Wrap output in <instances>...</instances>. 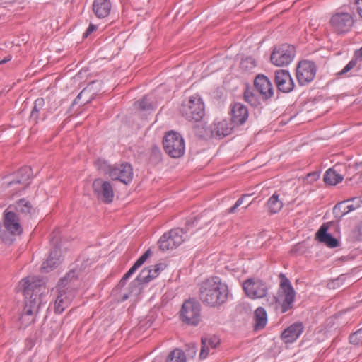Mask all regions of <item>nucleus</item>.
<instances>
[{
  "label": "nucleus",
  "instance_id": "19",
  "mask_svg": "<svg viewBox=\"0 0 362 362\" xmlns=\"http://www.w3.org/2000/svg\"><path fill=\"white\" fill-rule=\"evenodd\" d=\"M303 330L304 326L302 322H295L285 329L281 337L285 343H293L300 336Z\"/></svg>",
  "mask_w": 362,
  "mask_h": 362
},
{
  "label": "nucleus",
  "instance_id": "42",
  "mask_svg": "<svg viewBox=\"0 0 362 362\" xmlns=\"http://www.w3.org/2000/svg\"><path fill=\"white\" fill-rule=\"evenodd\" d=\"M197 351V347L194 344H190L187 349V355L191 357H194Z\"/></svg>",
  "mask_w": 362,
  "mask_h": 362
},
{
  "label": "nucleus",
  "instance_id": "50",
  "mask_svg": "<svg viewBox=\"0 0 362 362\" xmlns=\"http://www.w3.org/2000/svg\"><path fill=\"white\" fill-rule=\"evenodd\" d=\"M355 169L358 173H362V161L355 165Z\"/></svg>",
  "mask_w": 362,
  "mask_h": 362
},
{
  "label": "nucleus",
  "instance_id": "26",
  "mask_svg": "<svg viewBox=\"0 0 362 362\" xmlns=\"http://www.w3.org/2000/svg\"><path fill=\"white\" fill-rule=\"evenodd\" d=\"M339 167V165H335L333 168H329L325 172L323 179L326 184L336 185L343 180V176L337 172Z\"/></svg>",
  "mask_w": 362,
  "mask_h": 362
},
{
  "label": "nucleus",
  "instance_id": "49",
  "mask_svg": "<svg viewBox=\"0 0 362 362\" xmlns=\"http://www.w3.org/2000/svg\"><path fill=\"white\" fill-rule=\"evenodd\" d=\"M355 56L356 59H358L360 61H362V47L356 52Z\"/></svg>",
  "mask_w": 362,
  "mask_h": 362
},
{
  "label": "nucleus",
  "instance_id": "44",
  "mask_svg": "<svg viewBox=\"0 0 362 362\" xmlns=\"http://www.w3.org/2000/svg\"><path fill=\"white\" fill-rule=\"evenodd\" d=\"M97 26L90 23L88 27L87 30L83 34L84 37H87L90 34H91L93 31L96 30Z\"/></svg>",
  "mask_w": 362,
  "mask_h": 362
},
{
  "label": "nucleus",
  "instance_id": "23",
  "mask_svg": "<svg viewBox=\"0 0 362 362\" xmlns=\"http://www.w3.org/2000/svg\"><path fill=\"white\" fill-rule=\"evenodd\" d=\"M111 2L110 0H94L93 11L98 18L107 17L111 10Z\"/></svg>",
  "mask_w": 362,
  "mask_h": 362
},
{
  "label": "nucleus",
  "instance_id": "24",
  "mask_svg": "<svg viewBox=\"0 0 362 362\" xmlns=\"http://www.w3.org/2000/svg\"><path fill=\"white\" fill-rule=\"evenodd\" d=\"M361 200L358 198H353L351 200H347L339 204H337L334 207V213L337 211L341 212V216H344L349 212L358 209L361 206Z\"/></svg>",
  "mask_w": 362,
  "mask_h": 362
},
{
  "label": "nucleus",
  "instance_id": "47",
  "mask_svg": "<svg viewBox=\"0 0 362 362\" xmlns=\"http://www.w3.org/2000/svg\"><path fill=\"white\" fill-rule=\"evenodd\" d=\"M357 231H358L359 239L362 240V221L358 224Z\"/></svg>",
  "mask_w": 362,
  "mask_h": 362
},
{
  "label": "nucleus",
  "instance_id": "17",
  "mask_svg": "<svg viewBox=\"0 0 362 362\" xmlns=\"http://www.w3.org/2000/svg\"><path fill=\"white\" fill-rule=\"evenodd\" d=\"M274 81L278 90L283 93H289L294 88L293 81L286 70L276 71Z\"/></svg>",
  "mask_w": 362,
  "mask_h": 362
},
{
  "label": "nucleus",
  "instance_id": "14",
  "mask_svg": "<svg viewBox=\"0 0 362 362\" xmlns=\"http://www.w3.org/2000/svg\"><path fill=\"white\" fill-rule=\"evenodd\" d=\"M317 67L314 62L304 60L300 62L296 69V78L300 85L311 82L316 74Z\"/></svg>",
  "mask_w": 362,
  "mask_h": 362
},
{
  "label": "nucleus",
  "instance_id": "57",
  "mask_svg": "<svg viewBox=\"0 0 362 362\" xmlns=\"http://www.w3.org/2000/svg\"><path fill=\"white\" fill-rule=\"evenodd\" d=\"M313 176H318V175H317V174H315V173H313Z\"/></svg>",
  "mask_w": 362,
  "mask_h": 362
},
{
  "label": "nucleus",
  "instance_id": "46",
  "mask_svg": "<svg viewBox=\"0 0 362 362\" xmlns=\"http://www.w3.org/2000/svg\"><path fill=\"white\" fill-rule=\"evenodd\" d=\"M355 4L357 6V12L362 18V0H356Z\"/></svg>",
  "mask_w": 362,
  "mask_h": 362
},
{
  "label": "nucleus",
  "instance_id": "56",
  "mask_svg": "<svg viewBox=\"0 0 362 362\" xmlns=\"http://www.w3.org/2000/svg\"><path fill=\"white\" fill-rule=\"evenodd\" d=\"M281 276H283V278H282L281 281H282L284 278H286V277L284 276V274H281Z\"/></svg>",
  "mask_w": 362,
  "mask_h": 362
},
{
  "label": "nucleus",
  "instance_id": "18",
  "mask_svg": "<svg viewBox=\"0 0 362 362\" xmlns=\"http://www.w3.org/2000/svg\"><path fill=\"white\" fill-rule=\"evenodd\" d=\"M51 243L54 247L51 250L47 260L41 266V270L44 272H49L58 266L60 262L61 250L58 247V240L55 237L52 238Z\"/></svg>",
  "mask_w": 362,
  "mask_h": 362
},
{
  "label": "nucleus",
  "instance_id": "4",
  "mask_svg": "<svg viewBox=\"0 0 362 362\" xmlns=\"http://www.w3.org/2000/svg\"><path fill=\"white\" fill-rule=\"evenodd\" d=\"M180 112L186 119L198 122L204 115V104L199 96H192L182 103Z\"/></svg>",
  "mask_w": 362,
  "mask_h": 362
},
{
  "label": "nucleus",
  "instance_id": "15",
  "mask_svg": "<svg viewBox=\"0 0 362 362\" xmlns=\"http://www.w3.org/2000/svg\"><path fill=\"white\" fill-rule=\"evenodd\" d=\"M13 206L10 205L4 214V226L6 230L12 235H20L23 229L19 222L18 214L9 211Z\"/></svg>",
  "mask_w": 362,
  "mask_h": 362
},
{
  "label": "nucleus",
  "instance_id": "52",
  "mask_svg": "<svg viewBox=\"0 0 362 362\" xmlns=\"http://www.w3.org/2000/svg\"><path fill=\"white\" fill-rule=\"evenodd\" d=\"M151 255V251L150 249H148V250H146L143 255L142 256L144 257V258L146 259V260L148 259V257Z\"/></svg>",
  "mask_w": 362,
  "mask_h": 362
},
{
  "label": "nucleus",
  "instance_id": "38",
  "mask_svg": "<svg viewBox=\"0 0 362 362\" xmlns=\"http://www.w3.org/2000/svg\"><path fill=\"white\" fill-rule=\"evenodd\" d=\"M139 106L141 110H148L153 107L151 103L148 101L147 96H144L141 100L139 102Z\"/></svg>",
  "mask_w": 362,
  "mask_h": 362
},
{
  "label": "nucleus",
  "instance_id": "55",
  "mask_svg": "<svg viewBox=\"0 0 362 362\" xmlns=\"http://www.w3.org/2000/svg\"><path fill=\"white\" fill-rule=\"evenodd\" d=\"M7 61H10V59H6V60H4V61L1 62V63H4V62H7Z\"/></svg>",
  "mask_w": 362,
  "mask_h": 362
},
{
  "label": "nucleus",
  "instance_id": "33",
  "mask_svg": "<svg viewBox=\"0 0 362 362\" xmlns=\"http://www.w3.org/2000/svg\"><path fill=\"white\" fill-rule=\"evenodd\" d=\"M201 344H205L211 349H216L220 344V339L216 335L207 334L202 337Z\"/></svg>",
  "mask_w": 362,
  "mask_h": 362
},
{
  "label": "nucleus",
  "instance_id": "16",
  "mask_svg": "<svg viewBox=\"0 0 362 362\" xmlns=\"http://www.w3.org/2000/svg\"><path fill=\"white\" fill-rule=\"evenodd\" d=\"M255 89L264 100L271 98L274 95V88L270 80L265 76L259 74L254 81Z\"/></svg>",
  "mask_w": 362,
  "mask_h": 362
},
{
  "label": "nucleus",
  "instance_id": "32",
  "mask_svg": "<svg viewBox=\"0 0 362 362\" xmlns=\"http://www.w3.org/2000/svg\"><path fill=\"white\" fill-rule=\"evenodd\" d=\"M244 99L252 106L257 107L259 105H260V100L258 96L255 93H254L253 90H252L250 88H246V90H245Z\"/></svg>",
  "mask_w": 362,
  "mask_h": 362
},
{
  "label": "nucleus",
  "instance_id": "3",
  "mask_svg": "<svg viewBox=\"0 0 362 362\" xmlns=\"http://www.w3.org/2000/svg\"><path fill=\"white\" fill-rule=\"evenodd\" d=\"M75 272H69L58 284V293L54 303V310L57 314H61L69 307L75 296V291L72 288L75 286Z\"/></svg>",
  "mask_w": 362,
  "mask_h": 362
},
{
  "label": "nucleus",
  "instance_id": "12",
  "mask_svg": "<svg viewBox=\"0 0 362 362\" xmlns=\"http://www.w3.org/2000/svg\"><path fill=\"white\" fill-rule=\"evenodd\" d=\"M329 24L334 33L344 35L351 30L354 19L349 13H336L331 17Z\"/></svg>",
  "mask_w": 362,
  "mask_h": 362
},
{
  "label": "nucleus",
  "instance_id": "43",
  "mask_svg": "<svg viewBox=\"0 0 362 362\" xmlns=\"http://www.w3.org/2000/svg\"><path fill=\"white\" fill-rule=\"evenodd\" d=\"M140 267L134 263L129 270L124 274V279H129Z\"/></svg>",
  "mask_w": 362,
  "mask_h": 362
},
{
  "label": "nucleus",
  "instance_id": "1",
  "mask_svg": "<svg viewBox=\"0 0 362 362\" xmlns=\"http://www.w3.org/2000/svg\"><path fill=\"white\" fill-rule=\"evenodd\" d=\"M25 296V306L20 320L23 322L30 317L28 323L33 321V315L37 314L45 298V286L43 279L38 277L23 279L19 284Z\"/></svg>",
  "mask_w": 362,
  "mask_h": 362
},
{
  "label": "nucleus",
  "instance_id": "34",
  "mask_svg": "<svg viewBox=\"0 0 362 362\" xmlns=\"http://www.w3.org/2000/svg\"><path fill=\"white\" fill-rule=\"evenodd\" d=\"M151 267H146L141 270L136 280L132 284L148 283L151 281L150 278Z\"/></svg>",
  "mask_w": 362,
  "mask_h": 362
},
{
  "label": "nucleus",
  "instance_id": "7",
  "mask_svg": "<svg viewBox=\"0 0 362 362\" xmlns=\"http://www.w3.org/2000/svg\"><path fill=\"white\" fill-rule=\"evenodd\" d=\"M295 296L296 292L289 280L287 278H284L281 281L278 297H274L276 303L280 305L282 313L287 312L293 308Z\"/></svg>",
  "mask_w": 362,
  "mask_h": 362
},
{
  "label": "nucleus",
  "instance_id": "29",
  "mask_svg": "<svg viewBox=\"0 0 362 362\" xmlns=\"http://www.w3.org/2000/svg\"><path fill=\"white\" fill-rule=\"evenodd\" d=\"M45 105V100L42 98H37L33 107L30 112V119L32 120L35 124L38 122L40 118V112L43 109Z\"/></svg>",
  "mask_w": 362,
  "mask_h": 362
},
{
  "label": "nucleus",
  "instance_id": "11",
  "mask_svg": "<svg viewBox=\"0 0 362 362\" xmlns=\"http://www.w3.org/2000/svg\"><path fill=\"white\" fill-rule=\"evenodd\" d=\"M105 173L113 180H118L123 184L128 185L133 179V168L128 163H122L109 165Z\"/></svg>",
  "mask_w": 362,
  "mask_h": 362
},
{
  "label": "nucleus",
  "instance_id": "10",
  "mask_svg": "<svg viewBox=\"0 0 362 362\" xmlns=\"http://www.w3.org/2000/svg\"><path fill=\"white\" fill-rule=\"evenodd\" d=\"M296 54L295 47L289 44H282L274 48L270 56L272 63L277 66L288 65Z\"/></svg>",
  "mask_w": 362,
  "mask_h": 362
},
{
  "label": "nucleus",
  "instance_id": "20",
  "mask_svg": "<svg viewBox=\"0 0 362 362\" xmlns=\"http://www.w3.org/2000/svg\"><path fill=\"white\" fill-rule=\"evenodd\" d=\"M248 118L247 107L240 103H235L231 105V121L235 125L243 124Z\"/></svg>",
  "mask_w": 362,
  "mask_h": 362
},
{
  "label": "nucleus",
  "instance_id": "40",
  "mask_svg": "<svg viewBox=\"0 0 362 362\" xmlns=\"http://www.w3.org/2000/svg\"><path fill=\"white\" fill-rule=\"evenodd\" d=\"M210 349H211V348L209 346H208L205 344H202V347H201L200 354H199V358L205 359L207 357V356L209 355Z\"/></svg>",
  "mask_w": 362,
  "mask_h": 362
},
{
  "label": "nucleus",
  "instance_id": "9",
  "mask_svg": "<svg viewBox=\"0 0 362 362\" xmlns=\"http://www.w3.org/2000/svg\"><path fill=\"white\" fill-rule=\"evenodd\" d=\"M243 288L248 298L255 300L267 297L269 286L260 279L250 278L243 281Z\"/></svg>",
  "mask_w": 362,
  "mask_h": 362
},
{
  "label": "nucleus",
  "instance_id": "45",
  "mask_svg": "<svg viewBox=\"0 0 362 362\" xmlns=\"http://www.w3.org/2000/svg\"><path fill=\"white\" fill-rule=\"evenodd\" d=\"M203 216V214L201 215V216H196L192 218H190L189 220H187V227L189 228L191 226H196L198 220Z\"/></svg>",
  "mask_w": 362,
  "mask_h": 362
},
{
  "label": "nucleus",
  "instance_id": "13",
  "mask_svg": "<svg viewBox=\"0 0 362 362\" xmlns=\"http://www.w3.org/2000/svg\"><path fill=\"white\" fill-rule=\"evenodd\" d=\"M92 187L95 195L104 203L110 204L114 198V190L109 181H105L101 178L95 179Z\"/></svg>",
  "mask_w": 362,
  "mask_h": 362
},
{
  "label": "nucleus",
  "instance_id": "39",
  "mask_svg": "<svg viewBox=\"0 0 362 362\" xmlns=\"http://www.w3.org/2000/svg\"><path fill=\"white\" fill-rule=\"evenodd\" d=\"M356 65V59H352L344 66V68L341 71L337 73V74L343 75V74L349 72L350 70H351Z\"/></svg>",
  "mask_w": 362,
  "mask_h": 362
},
{
  "label": "nucleus",
  "instance_id": "28",
  "mask_svg": "<svg viewBox=\"0 0 362 362\" xmlns=\"http://www.w3.org/2000/svg\"><path fill=\"white\" fill-rule=\"evenodd\" d=\"M283 202L279 199V195L274 193L267 202L266 206L270 214L278 213L283 207Z\"/></svg>",
  "mask_w": 362,
  "mask_h": 362
},
{
  "label": "nucleus",
  "instance_id": "54",
  "mask_svg": "<svg viewBox=\"0 0 362 362\" xmlns=\"http://www.w3.org/2000/svg\"><path fill=\"white\" fill-rule=\"evenodd\" d=\"M128 295H124V296L122 297V299L124 300H127L128 298Z\"/></svg>",
  "mask_w": 362,
  "mask_h": 362
},
{
  "label": "nucleus",
  "instance_id": "30",
  "mask_svg": "<svg viewBox=\"0 0 362 362\" xmlns=\"http://www.w3.org/2000/svg\"><path fill=\"white\" fill-rule=\"evenodd\" d=\"M17 213L25 216H30L33 211L30 203L25 199H20L14 206Z\"/></svg>",
  "mask_w": 362,
  "mask_h": 362
},
{
  "label": "nucleus",
  "instance_id": "41",
  "mask_svg": "<svg viewBox=\"0 0 362 362\" xmlns=\"http://www.w3.org/2000/svg\"><path fill=\"white\" fill-rule=\"evenodd\" d=\"M248 197H250L249 194H244L240 198H239L236 201L235 204L231 208H230L228 211L229 213H235L236 209L243 204L244 199Z\"/></svg>",
  "mask_w": 362,
  "mask_h": 362
},
{
  "label": "nucleus",
  "instance_id": "36",
  "mask_svg": "<svg viewBox=\"0 0 362 362\" xmlns=\"http://www.w3.org/2000/svg\"><path fill=\"white\" fill-rule=\"evenodd\" d=\"M349 341L352 344L362 346V328L349 336Z\"/></svg>",
  "mask_w": 362,
  "mask_h": 362
},
{
  "label": "nucleus",
  "instance_id": "48",
  "mask_svg": "<svg viewBox=\"0 0 362 362\" xmlns=\"http://www.w3.org/2000/svg\"><path fill=\"white\" fill-rule=\"evenodd\" d=\"M146 262V259L144 256H141L136 261V264H138L139 267H141L144 262Z\"/></svg>",
  "mask_w": 362,
  "mask_h": 362
},
{
  "label": "nucleus",
  "instance_id": "8",
  "mask_svg": "<svg viewBox=\"0 0 362 362\" xmlns=\"http://www.w3.org/2000/svg\"><path fill=\"white\" fill-rule=\"evenodd\" d=\"M186 239L185 233L182 228H176L165 233L158 241L160 250H173L180 245Z\"/></svg>",
  "mask_w": 362,
  "mask_h": 362
},
{
  "label": "nucleus",
  "instance_id": "27",
  "mask_svg": "<svg viewBox=\"0 0 362 362\" xmlns=\"http://www.w3.org/2000/svg\"><path fill=\"white\" fill-rule=\"evenodd\" d=\"M254 328L255 330L263 329L266 326L267 322V314L262 307H259L255 310L254 313Z\"/></svg>",
  "mask_w": 362,
  "mask_h": 362
},
{
  "label": "nucleus",
  "instance_id": "53",
  "mask_svg": "<svg viewBox=\"0 0 362 362\" xmlns=\"http://www.w3.org/2000/svg\"><path fill=\"white\" fill-rule=\"evenodd\" d=\"M86 90V88H85V89H83V90H82V91L78 94V97H77V98H81V97L82 96V95L85 93Z\"/></svg>",
  "mask_w": 362,
  "mask_h": 362
},
{
  "label": "nucleus",
  "instance_id": "5",
  "mask_svg": "<svg viewBox=\"0 0 362 362\" xmlns=\"http://www.w3.org/2000/svg\"><path fill=\"white\" fill-rule=\"evenodd\" d=\"M163 145L165 153L172 158H180L185 153L184 139L176 132L170 131L167 132L163 139Z\"/></svg>",
  "mask_w": 362,
  "mask_h": 362
},
{
  "label": "nucleus",
  "instance_id": "21",
  "mask_svg": "<svg viewBox=\"0 0 362 362\" xmlns=\"http://www.w3.org/2000/svg\"><path fill=\"white\" fill-rule=\"evenodd\" d=\"M327 230V224L323 223L317 231L315 234V239L330 248L337 247L339 245V241L330 233H328Z\"/></svg>",
  "mask_w": 362,
  "mask_h": 362
},
{
  "label": "nucleus",
  "instance_id": "35",
  "mask_svg": "<svg viewBox=\"0 0 362 362\" xmlns=\"http://www.w3.org/2000/svg\"><path fill=\"white\" fill-rule=\"evenodd\" d=\"M256 66V61L252 57H247L240 62V68L245 71H251Z\"/></svg>",
  "mask_w": 362,
  "mask_h": 362
},
{
  "label": "nucleus",
  "instance_id": "2",
  "mask_svg": "<svg viewBox=\"0 0 362 362\" xmlns=\"http://www.w3.org/2000/svg\"><path fill=\"white\" fill-rule=\"evenodd\" d=\"M228 294L227 285L218 276L209 278L199 286V299L211 307L218 306L225 303Z\"/></svg>",
  "mask_w": 362,
  "mask_h": 362
},
{
  "label": "nucleus",
  "instance_id": "22",
  "mask_svg": "<svg viewBox=\"0 0 362 362\" xmlns=\"http://www.w3.org/2000/svg\"><path fill=\"white\" fill-rule=\"evenodd\" d=\"M231 124L226 120L215 122L211 127V135L214 137L221 139L229 135L232 132Z\"/></svg>",
  "mask_w": 362,
  "mask_h": 362
},
{
  "label": "nucleus",
  "instance_id": "25",
  "mask_svg": "<svg viewBox=\"0 0 362 362\" xmlns=\"http://www.w3.org/2000/svg\"><path fill=\"white\" fill-rule=\"evenodd\" d=\"M32 174L33 172L30 167H22L14 174V179L10 181L8 185L11 186L13 184H25L26 186H28L29 183L26 182L31 178Z\"/></svg>",
  "mask_w": 362,
  "mask_h": 362
},
{
  "label": "nucleus",
  "instance_id": "31",
  "mask_svg": "<svg viewBox=\"0 0 362 362\" xmlns=\"http://www.w3.org/2000/svg\"><path fill=\"white\" fill-rule=\"evenodd\" d=\"M165 362H186V356L181 349H175L169 354Z\"/></svg>",
  "mask_w": 362,
  "mask_h": 362
},
{
  "label": "nucleus",
  "instance_id": "37",
  "mask_svg": "<svg viewBox=\"0 0 362 362\" xmlns=\"http://www.w3.org/2000/svg\"><path fill=\"white\" fill-rule=\"evenodd\" d=\"M150 278L151 281L155 279L159 274L160 271H163L166 267V265L163 263H159L154 266H151Z\"/></svg>",
  "mask_w": 362,
  "mask_h": 362
},
{
  "label": "nucleus",
  "instance_id": "51",
  "mask_svg": "<svg viewBox=\"0 0 362 362\" xmlns=\"http://www.w3.org/2000/svg\"><path fill=\"white\" fill-rule=\"evenodd\" d=\"M127 279H124V276L122 278V279L120 280V281L119 282L118 286H121V287L124 286L125 285L126 281H127Z\"/></svg>",
  "mask_w": 362,
  "mask_h": 362
},
{
  "label": "nucleus",
  "instance_id": "6",
  "mask_svg": "<svg viewBox=\"0 0 362 362\" xmlns=\"http://www.w3.org/2000/svg\"><path fill=\"white\" fill-rule=\"evenodd\" d=\"M180 320L188 325L197 326L201 321V305L194 299L185 300L180 310Z\"/></svg>",
  "mask_w": 362,
  "mask_h": 362
}]
</instances>
